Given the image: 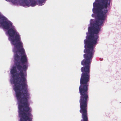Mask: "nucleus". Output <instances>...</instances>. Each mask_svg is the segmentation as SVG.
<instances>
[{"mask_svg":"<svg viewBox=\"0 0 121 121\" xmlns=\"http://www.w3.org/2000/svg\"><path fill=\"white\" fill-rule=\"evenodd\" d=\"M9 36V40L15 48L13 51L15 54L14 58L16 61L15 65L18 70L20 71L19 75L21 78H19L14 80V82L15 86V90L17 91L22 86V89L27 91L26 87L28 86L27 80L25 78L23 71H25L27 68L26 64L28 63V59L25 52L23 47V44L21 41V38L18 33L14 28L9 29L7 31Z\"/></svg>","mask_w":121,"mask_h":121,"instance_id":"nucleus-1","label":"nucleus"},{"mask_svg":"<svg viewBox=\"0 0 121 121\" xmlns=\"http://www.w3.org/2000/svg\"><path fill=\"white\" fill-rule=\"evenodd\" d=\"M16 65L13 67L11 70L10 73L13 75V83L14 85V90L16 93V96L18 103L19 116L20 118H32L33 115L31 113L32 110L29 107L30 104L28 100L30 99V94L27 89L28 86L26 87L27 91H25L24 89H22V86H21L19 90H15V86L14 82V80L19 78L18 77L20 74L15 73L17 72Z\"/></svg>","mask_w":121,"mask_h":121,"instance_id":"nucleus-2","label":"nucleus"},{"mask_svg":"<svg viewBox=\"0 0 121 121\" xmlns=\"http://www.w3.org/2000/svg\"><path fill=\"white\" fill-rule=\"evenodd\" d=\"M87 104H80V112L82 114L81 121H88L87 113Z\"/></svg>","mask_w":121,"mask_h":121,"instance_id":"nucleus-3","label":"nucleus"},{"mask_svg":"<svg viewBox=\"0 0 121 121\" xmlns=\"http://www.w3.org/2000/svg\"><path fill=\"white\" fill-rule=\"evenodd\" d=\"M0 24L5 29L8 30L13 28L12 23L7 20V18L0 14Z\"/></svg>","mask_w":121,"mask_h":121,"instance_id":"nucleus-4","label":"nucleus"},{"mask_svg":"<svg viewBox=\"0 0 121 121\" xmlns=\"http://www.w3.org/2000/svg\"><path fill=\"white\" fill-rule=\"evenodd\" d=\"M37 2L35 0H24L20 3L21 5L24 7H29L30 6L34 7L36 4Z\"/></svg>","mask_w":121,"mask_h":121,"instance_id":"nucleus-5","label":"nucleus"},{"mask_svg":"<svg viewBox=\"0 0 121 121\" xmlns=\"http://www.w3.org/2000/svg\"><path fill=\"white\" fill-rule=\"evenodd\" d=\"M45 0H38V2L39 3V5H42L43 4V3H44Z\"/></svg>","mask_w":121,"mask_h":121,"instance_id":"nucleus-6","label":"nucleus"},{"mask_svg":"<svg viewBox=\"0 0 121 121\" xmlns=\"http://www.w3.org/2000/svg\"><path fill=\"white\" fill-rule=\"evenodd\" d=\"M13 3H16V0H10Z\"/></svg>","mask_w":121,"mask_h":121,"instance_id":"nucleus-7","label":"nucleus"},{"mask_svg":"<svg viewBox=\"0 0 121 121\" xmlns=\"http://www.w3.org/2000/svg\"><path fill=\"white\" fill-rule=\"evenodd\" d=\"M94 14H92V17H93L94 16Z\"/></svg>","mask_w":121,"mask_h":121,"instance_id":"nucleus-8","label":"nucleus"}]
</instances>
